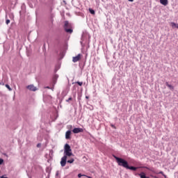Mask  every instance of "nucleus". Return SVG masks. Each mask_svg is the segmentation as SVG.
Masks as SVG:
<instances>
[{
  "instance_id": "27",
  "label": "nucleus",
  "mask_w": 178,
  "mask_h": 178,
  "mask_svg": "<svg viewBox=\"0 0 178 178\" xmlns=\"http://www.w3.org/2000/svg\"><path fill=\"white\" fill-rule=\"evenodd\" d=\"M51 90L54 91V88H52Z\"/></svg>"
},
{
  "instance_id": "2",
  "label": "nucleus",
  "mask_w": 178,
  "mask_h": 178,
  "mask_svg": "<svg viewBox=\"0 0 178 178\" xmlns=\"http://www.w3.org/2000/svg\"><path fill=\"white\" fill-rule=\"evenodd\" d=\"M114 158L117 161L119 166H122L123 168H126V169H127V168L129 167V163H127V161L118 156H114Z\"/></svg>"
},
{
  "instance_id": "12",
  "label": "nucleus",
  "mask_w": 178,
  "mask_h": 178,
  "mask_svg": "<svg viewBox=\"0 0 178 178\" xmlns=\"http://www.w3.org/2000/svg\"><path fill=\"white\" fill-rule=\"evenodd\" d=\"M165 86H167V87H169L170 90H174L175 88L172 85L169 84V83L168 82L165 83Z\"/></svg>"
},
{
  "instance_id": "18",
  "label": "nucleus",
  "mask_w": 178,
  "mask_h": 178,
  "mask_svg": "<svg viewBox=\"0 0 178 178\" xmlns=\"http://www.w3.org/2000/svg\"><path fill=\"white\" fill-rule=\"evenodd\" d=\"M83 176H85L86 177H87V175H81V174H79L78 175V177H83Z\"/></svg>"
},
{
  "instance_id": "5",
  "label": "nucleus",
  "mask_w": 178,
  "mask_h": 178,
  "mask_svg": "<svg viewBox=\"0 0 178 178\" xmlns=\"http://www.w3.org/2000/svg\"><path fill=\"white\" fill-rule=\"evenodd\" d=\"M81 59V54H78L76 56L72 58V62L76 63V62H79Z\"/></svg>"
},
{
  "instance_id": "14",
  "label": "nucleus",
  "mask_w": 178,
  "mask_h": 178,
  "mask_svg": "<svg viewBox=\"0 0 178 178\" xmlns=\"http://www.w3.org/2000/svg\"><path fill=\"white\" fill-rule=\"evenodd\" d=\"M89 12H90V13H91V15H95V10H94L91 8L89 9Z\"/></svg>"
},
{
  "instance_id": "1",
  "label": "nucleus",
  "mask_w": 178,
  "mask_h": 178,
  "mask_svg": "<svg viewBox=\"0 0 178 178\" xmlns=\"http://www.w3.org/2000/svg\"><path fill=\"white\" fill-rule=\"evenodd\" d=\"M72 156H74L72 152V147L67 143L64 146V156L61 158L60 161V165L63 168L66 166V161L67 163H73V162H74V159L72 158ZM68 158H70V159H68Z\"/></svg>"
},
{
  "instance_id": "11",
  "label": "nucleus",
  "mask_w": 178,
  "mask_h": 178,
  "mask_svg": "<svg viewBox=\"0 0 178 178\" xmlns=\"http://www.w3.org/2000/svg\"><path fill=\"white\" fill-rule=\"evenodd\" d=\"M127 169H129L130 170H137L138 168L128 165Z\"/></svg>"
},
{
  "instance_id": "9",
  "label": "nucleus",
  "mask_w": 178,
  "mask_h": 178,
  "mask_svg": "<svg viewBox=\"0 0 178 178\" xmlns=\"http://www.w3.org/2000/svg\"><path fill=\"white\" fill-rule=\"evenodd\" d=\"M160 3H161V5H163L164 6H166L168 3H169V2L168 1V0H160Z\"/></svg>"
},
{
  "instance_id": "25",
  "label": "nucleus",
  "mask_w": 178,
  "mask_h": 178,
  "mask_svg": "<svg viewBox=\"0 0 178 178\" xmlns=\"http://www.w3.org/2000/svg\"><path fill=\"white\" fill-rule=\"evenodd\" d=\"M86 98L87 99H88V96H86Z\"/></svg>"
},
{
  "instance_id": "17",
  "label": "nucleus",
  "mask_w": 178,
  "mask_h": 178,
  "mask_svg": "<svg viewBox=\"0 0 178 178\" xmlns=\"http://www.w3.org/2000/svg\"><path fill=\"white\" fill-rule=\"evenodd\" d=\"M76 84H77L78 86H83V82L77 81V82H76Z\"/></svg>"
},
{
  "instance_id": "8",
  "label": "nucleus",
  "mask_w": 178,
  "mask_h": 178,
  "mask_svg": "<svg viewBox=\"0 0 178 178\" xmlns=\"http://www.w3.org/2000/svg\"><path fill=\"white\" fill-rule=\"evenodd\" d=\"M72 135L71 131H67L65 133V138L66 140H70V136Z\"/></svg>"
},
{
  "instance_id": "24",
  "label": "nucleus",
  "mask_w": 178,
  "mask_h": 178,
  "mask_svg": "<svg viewBox=\"0 0 178 178\" xmlns=\"http://www.w3.org/2000/svg\"><path fill=\"white\" fill-rule=\"evenodd\" d=\"M129 2H134V0H128Z\"/></svg>"
},
{
  "instance_id": "22",
  "label": "nucleus",
  "mask_w": 178,
  "mask_h": 178,
  "mask_svg": "<svg viewBox=\"0 0 178 178\" xmlns=\"http://www.w3.org/2000/svg\"><path fill=\"white\" fill-rule=\"evenodd\" d=\"M72 97H70L67 101V102H69V101H72Z\"/></svg>"
},
{
  "instance_id": "19",
  "label": "nucleus",
  "mask_w": 178,
  "mask_h": 178,
  "mask_svg": "<svg viewBox=\"0 0 178 178\" xmlns=\"http://www.w3.org/2000/svg\"><path fill=\"white\" fill-rule=\"evenodd\" d=\"M6 24H9V23H10V20L6 19Z\"/></svg>"
},
{
  "instance_id": "20",
  "label": "nucleus",
  "mask_w": 178,
  "mask_h": 178,
  "mask_svg": "<svg viewBox=\"0 0 178 178\" xmlns=\"http://www.w3.org/2000/svg\"><path fill=\"white\" fill-rule=\"evenodd\" d=\"M3 163V159H0V165H2Z\"/></svg>"
},
{
  "instance_id": "15",
  "label": "nucleus",
  "mask_w": 178,
  "mask_h": 178,
  "mask_svg": "<svg viewBox=\"0 0 178 178\" xmlns=\"http://www.w3.org/2000/svg\"><path fill=\"white\" fill-rule=\"evenodd\" d=\"M6 88H8V90H9V91H12V89L10 88V86L8 84H6Z\"/></svg>"
},
{
  "instance_id": "4",
  "label": "nucleus",
  "mask_w": 178,
  "mask_h": 178,
  "mask_svg": "<svg viewBox=\"0 0 178 178\" xmlns=\"http://www.w3.org/2000/svg\"><path fill=\"white\" fill-rule=\"evenodd\" d=\"M83 131H84V130L82 129V128H74L73 130H72V132L74 134H77L79 133H83Z\"/></svg>"
},
{
  "instance_id": "28",
  "label": "nucleus",
  "mask_w": 178,
  "mask_h": 178,
  "mask_svg": "<svg viewBox=\"0 0 178 178\" xmlns=\"http://www.w3.org/2000/svg\"><path fill=\"white\" fill-rule=\"evenodd\" d=\"M1 83H0V86H1Z\"/></svg>"
},
{
  "instance_id": "3",
  "label": "nucleus",
  "mask_w": 178,
  "mask_h": 178,
  "mask_svg": "<svg viewBox=\"0 0 178 178\" xmlns=\"http://www.w3.org/2000/svg\"><path fill=\"white\" fill-rule=\"evenodd\" d=\"M67 27H69V22H65V30L66 33H69L70 34H72V33H73V30L70 29H67Z\"/></svg>"
},
{
  "instance_id": "6",
  "label": "nucleus",
  "mask_w": 178,
  "mask_h": 178,
  "mask_svg": "<svg viewBox=\"0 0 178 178\" xmlns=\"http://www.w3.org/2000/svg\"><path fill=\"white\" fill-rule=\"evenodd\" d=\"M146 169H147L148 170H151V172H152L153 173H154L155 175H163V176L166 178V175L165 174H163V172L161 171L159 172H155V170H151L149 168H148L147 167H145Z\"/></svg>"
},
{
  "instance_id": "16",
  "label": "nucleus",
  "mask_w": 178,
  "mask_h": 178,
  "mask_svg": "<svg viewBox=\"0 0 178 178\" xmlns=\"http://www.w3.org/2000/svg\"><path fill=\"white\" fill-rule=\"evenodd\" d=\"M53 83L55 85L56 84V76H54L53 79Z\"/></svg>"
},
{
  "instance_id": "21",
  "label": "nucleus",
  "mask_w": 178,
  "mask_h": 178,
  "mask_svg": "<svg viewBox=\"0 0 178 178\" xmlns=\"http://www.w3.org/2000/svg\"><path fill=\"white\" fill-rule=\"evenodd\" d=\"M111 127L113 128V129H116V127L113 124H111Z\"/></svg>"
},
{
  "instance_id": "7",
  "label": "nucleus",
  "mask_w": 178,
  "mask_h": 178,
  "mask_svg": "<svg viewBox=\"0 0 178 178\" xmlns=\"http://www.w3.org/2000/svg\"><path fill=\"white\" fill-rule=\"evenodd\" d=\"M28 90H30V91H37V87L34 86V85H29L26 87Z\"/></svg>"
},
{
  "instance_id": "13",
  "label": "nucleus",
  "mask_w": 178,
  "mask_h": 178,
  "mask_svg": "<svg viewBox=\"0 0 178 178\" xmlns=\"http://www.w3.org/2000/svg\"><path fill=\"white\" fill-rule=\"evenodd\" d=\"M170 26H171L172 28L176 27L177 29H178V24H176V23H175V22H171Z\"/></svg>"
},
{
  "instance_id": "10",
  "label": "nucleus",
  "mask_w": 178,
  "mask_h": 178,
  "mask_svg": "<svg viewBox=\"0 0 178 178\" xmlns=\"http://www.w3.org/2000/svg\"><path fill=\"white\" fill-rule=\"evenodd\" d=\"M138 176H140V178H149L145 175V172H140V174H138Z\"/></svg>"
},
{
  "instance_id": "23",
  "label": "nucleus",
  "mask_w": 178,
  "mask_h": 178,
  "mask_svg": "<svg viewBox=\"0 0 178 178\" xmlns=\"http://www.w3.org/2000/svg\"><path fill=\"white\" fill-rule=\"evenodd\" d=\"M46 88H47L48 90L51 89L49 86H47Z\"/></svg>"
},
{
  "instance_id": "26",
  "label": "nucleus",
  "mask_w": 178,
  "mask_h": 178,
  "mask_svg": "<svg viewBox=\"0 0 178 178\" xmlns=\"http://www.w3.org/2000/svg\"><path fill=\"white\" fill-rule=\"evenodd\" d=\"M37 147H40V144H38V145H37Z\"/></svg>"
}]
</instances>
